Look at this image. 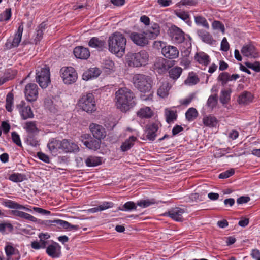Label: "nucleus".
Returning a JSON list of instances; mask_svg holds the SVG:
<instances>
[{
    "label": "nucleus",
    "instance_id": "1",
    "mask_svg": "<svg viewBox=\"0 0 260 260\" xmlns=\"http://www.w3.org/2000/svg\"><path fill=\"white\" fill-rule=\"evenodd\" d=\"M115 95V105L122 112H126L136 104L134 93L127 87L120 88Z\"/></svg>",
    "mask_w": 260,
    "mask_h": 260
},
{
    "label": "nucleus",
    "instance_id": "2",
    "mask_svg": "<svg viewBox=\"0 0 260 260\" xmlns=\"http://www.w3.org/2000/svg\"><path fill=\"white\" fill-rule=\"evenodd\" d=\"M108 49L110 52L118 57H122L125 54L126 39L124 35L120 32H115L108 38Z\"/></svg>",
    "mask_w": 260,
    "mask_h": 260
},
{
    "label": "nucleus",
    "instance_id": "3",
    "mask_svg": "<svg viewBox=\"0 0 260 260\" xmlns=\"http://www.w3.org/2000/svg\"><path fill=\"white\" fill-rule=\"evenodd\" d=\"M47 147L53 153H56L59 151L66 153L76 152L79 151V147L77 143L66 139L59 140L52 138L49 140Z\"/></svg>",
    "mask_w": 260,
    "mask_h": 260
},
{
    "label": "nucleus",
    "instance_id": "4",
    "mask_svg": "<svg viewBox=\"0 0 260 260\" xmlns=\"http://www.w3.org/2000/svg\"><path fill=\"white\" fill-rule=\"evenodd\" d=\"M133 83L134 86L141 92L148 93V96L143 99L144 100H152V80L150 76L142 74H135L133 77Z\"/></svg>",
    "mask_w": 260,
    "mask_h": 260
},
{
    "label": "nucleus",
    "instance_id": "5",
    "mask_svg": "<svg viewBox=\"0 0 260 260\" xmlns=\"http://www.w3.org/2000/svg\"><path fill=\"white\" fill-rule=\"evenodd\" d=\"M149 55L145 50L129 53L126 55V62L129 67H140L147 64Z\"/></svg>",
    "mask_w": 260,
    "mask_h": 260
},
{
    "label": "nucleus",
    "instance_id": "6",
    "mask_svg": "<svg viewBox=\"0 0 260 260\" xmlns=\"http://www.w3.org/2000/svg\"><path fill=\"white\" fill-rule=\"evenodd\" d=\"M36 80L41 88H46L51 81L49 68L46 65L37 67L36 70Z\"/></svg>",
    "mask_w": 260,
    "mask_h": 260
},
{
    "label": "nucleus",
    "instance_id": "7",
    "mask_svg": "<svg viewBox=\"0 0 260 260\" xmlns=\"http://www.w3.org/2000/svg\"><path fill=\"white\" fill-rule=\"evenodd\" d=\"M78 105L81 109L87 113H92L96 110L94 96L91 93L83 95L79 100Z\"/></svg>",
    "mask_w": 260,
    "mask_h": 260
},
{
    "label": "nucleus",
    "instance_id": "8",
    "mask_svg": "<svg viewBox=\"0 0 260 260\" xmlns=\"http://www.w3.org/2000/svg\"><path fill=\"white\" fill-rule=\"evenodd\" d=\"M60 76L66 84L75 83L78 78L76 70L72 67H64L60 69Z\"/></svg>",
    "mask_w": 260,
    "mask_h": 260
},
{
    "label": "nucleus",
    "instance_id": "9",
    "mask_svg": "<svg viewBox=\"0 0 260 260\" xmlns=\"http://www.w3.org/2000/svg\"><path fill=\"white\" fill-rule=\"evenodd\" d=\"M39 89L36 84L32 83L27 84L24 91L25 99L29 102L37 101L39 95Z\"/></svg>",
    "mask_w": 260,
    "mask_h": 260
},
{
    "label": "nucleus",
    "instance_id": "10",
    "mask_svg": "<svg viewBox=\"0 0 260 260\" xmlns=\"http://www.w3.org/2000/svg\"><path fill=\"white\" fill-rule=\"evenodd\" d=\"M16 108L22 119L26 120L34 117V115L30 106L24 101L22 100L17 104Z\"/></svg>",
    "mask_w": 260,
    "mask_h": 260
},
{
    "label": "nucleus",
    "instance_id": "11",
    "mask_svg": "<svg viewBox=\"0 0 260 260\" xmlns=\"http://www.w3.org/2000/svg\"><path fill=\"white\" fill-rule=\"evenodd\" d=\"M161 124L158 120L149 123L146 126L147 138L149 140L153 141L156 136V133Z\"/></svg>",
    "mask_w": 260,
    "mask_h": 260
},
{
    "label": "nucleus",
    "instance_id": "12",
    "mask_svg": "<svg viewBox=\"0 0 260 260\" xmlns=\"http://www.w3.org/2000/svg\"><path fill=\"white\" fill-rule=\"evenodd\" d=\"M169 34L172 40L176 43H181L184 40V32L176 26H173L170 28Z\"/></svg>",
    "mask_w": 260,
    "mask_h": 260
},
{
    "label": "nucleus",
    "instance_id": "13",
    "mask_svg": "<svg viewBox=\"0 0 260 260\" xmlns=\"http://www.w3.org/2000/svg\"><path fill=\"white\" fill-rule=\"evenodd\" d=\"M145 32H132L130 35V38L132 41L136 44L144 46L146 45L148 41L146 37Z\"/></svg>",
    "mask_w": 260,
    "mask_h": 260
},
{
    "label": "nucleus",
    "instance_id": "14",
    "mask_svg": "<svg viewBox=\"0 0 260 260\" xmlns=\"http://www.w3.org/2000/svg\"><path fill=\"white\" fill-rule=\"evenodd\" d=\"M163 55L167 58L173 59L177 58L179 56V50L173 46L168 45L164 46L161 49Z\"/></svg>",
    "mask_w": 260,
    "mask_h": 260
},
{
    "label": "nucleus",
    "instance_id": "15",
    "mask_svg": "<svg viewBox=\"0 0 260 260\" xmlns=\"http://www.w3.org/2000/svg\"><path fill=\"white\" fill-rule=\"evenodd\" d=\"M89 128L93 137L99 140L104 139L106 136L105 129L102 125L91 123Z\"/></svg>",
    "mask_w": 260,
    "mask_h": 260
},
{
    "label": "nucleus",
    "instance_id": "16",
    "mask_svg": "<svg viewBox=\"0 0 260 260\" xmlns=\"http://www.w3.org/2000/svg\"><path fill=\"white\" fill-rule=\"evenodd\" d=\"M241 51L245 56L254 58L258 57V50L254 45L251 44L243 46Z\"/></svg>",
    "mask_w": 260,
    "mask_h": 260
},
{
    "label": "nucleus",
    "instance_id": "17",
    "mask_svg": "<svg viewBox=\"0 0 260 260\" xmlns=\"http://www.w3.org/2000/svg\"><path fill=\"white\" fill-rule=\"evenodd\" d=\"M47 254L52 258H58L61 254V246L58 243L53 242L46 248Z\"/></svg>",
    "mask_w": 260,
    "mask_h": 260
},
{
    "label": "nucleus",
    "instance_id": "18",
    "mask_svg": "<svg viewBox=\"0 0 260 260\" xmlns=\"http://www.w3.org/2000/svg\"><path fill=\"white\" fill-rule=\"evenodd\" d=\"M160 28L158 24L151 22L146 30V35L150 39H155L160 34Z\"/></svg>",
    "mask_w": 260,
    "mask_h": 260
},
{
    "label": "nucleus",
    "instance_id": "19",
    "mask_svg": "<svg viewBox=\"0 0 260 260\" xmlns=\"http://www.w3.org/2000/svg\"><path fill=\"white\" fill-rule=\"evenodd\" d=\"M74 54L76 58L81 59H87L90 56V52L88 48L78 46L74 48Z\"/></svg>",
    "mask_w": 260,
    "mask_h": 260
},
{
    "label": "nucleus",
    "instance_id": "20",
    "mask_svg": "<svg viewBox=\"0 0 260 260\" xmlns=\"http://www.w3.org/2000/svg\"><path fill=\"white\" fill-rule=\"evenodd\" d=\"M184 212L185 210L184 209L176 207L170 210L168 214L169 216L172 219L177 221H182L183 219L182 214Z\"/></svg>",
    "mask_w": 260,
    "mask_h": 260
},
{
    "label": "nucleus",
    "instance_id": "21",
    "mask_svg": "<svg viewBox=\"0 0 260 260\" xmlns=\"http://www.w3.org/2000/svg\"><path fill=\"white\" fill-rule=\"evenodd\" d=\"M49 222L51 225L57 226L58 228L60 229L70 230L72 229H77V225H71L68 222L60 219L49 220Z\"/></svg>",
    "mask_w": 260,
    "mask_h": 260
},
{
    "label": "nucleus",
    "instance_id": "22",
    "mask_svg": "<svg viewBox=\"0 0 260 260\" xmlns=\"http://www.w3.org/2000/svg\"><path fill=\"white\" fill-rule=\"evenodd\" d=\"M11 214L13 215L14 216L19 217L21 218L24 219L25 220H27L29 221H30L31 222H35V223H39V220L37 218L34 217V216L23 212L21 211L18 210H12Z\"/></svg>",
    "mask_w": 260,
    "mask_h": 260
},
{
    "label": "nucleus",
    "instance_id": "23",
    "mask_svg": "<svg viewBox=\"0 0 260 260\" xmlns=\"http://www.w3.org/2000/svg\"><path fill=\"white\" fill-rule=\"evenodd\" d=\"M2 204L5 207L11 209H23L28 212L31 211V209L30 208H27L25 206L19 204L12 200H5L3 202Z\"/></svg>",
    "mask_w": 260,
    "mask_h": 260
},
{
    "label": "nucleus",
    "instance_id": "24",
    "mask_svg": "<svg viewBox=\"0 0 260 260\" xmlns=\"http://www.w3.org/2000/svg\"><path fill=\"white\" fill-rule=\"evenodd\" d=\"M101 73V71L98 68H90L83 73L82 78L83 80L87 81L93 78L98 77Z\"/></svg>",
    "mask_w": 260,
    "mask_h": 260
},
{
    "label": "nucleus",
    "instance_id": "25",
    "mask_svg": "<svg viewBox=\"0 0 260 260\" xmlns=\"http://www.w3.org/2000/svg\"><path fill=\"white\" fill-rule=\"evenodd\" d=\"M23 31V25L22 24L19 25L17 31L15 34L14 37L12 41L9 48H11L13 47H17L20 42H21L22 35Z\"/></svg>",
    "mask_w": 260,
    "mask_h": 260
},
{
    "label": "nucleus",
    "instance_id": "26",
    "mask_svg": "<svg viewBox=\"0 0 260 260\" xmlns=\"http://www.w3.org/2000/svg\"><path fill=\"white\" fill-rule=\"evenodd\" d=\"M253 99V96L250 92L244 91L239 96L238 102L239 104L247 105L252 102Z\"/></svg>",
    "mask_w": 260,
    "mask_h": 260
},
{
    "label": "nucleus",
    "instance_id": "27",
    "mask_svg": "<svg viewBox=\"0 0 260 260\" xmlns=\"http://www.w3.org/2000/svg\"><path fill=\"white\" fill-rule=\"evenodd\" d=\"M137 116L143 118H150L154 115V112L149 107H144L141 108L137 113Z\"/></svg>",
    "mask_w": 260,
    "mask_h": 260
},
{
    "label": "nucleus",
    "instance_id": "28",
    "mask_svg": "<svg viewBox=\"0 0 260 260\" xmlns=\"http://www.w3.org/2000/svg\"><path fill=\"white\" fill-rule=\"evenodd\" d=\"M197 32L203 42L209 44H212L215 42L212 36L207 31L200 29H198Z\"/></svg>",
    "mask_w": 260,
    "mask_h": 260
},
{
    "label": "nucleus",
    "instance_id": "29",
    "mask_svg": "<svg viewBox=\"0 0 260 260\" xmlns=\"http://www.w3.org/2000/svg\"><path fill=\"white\" fill-rule=\"evenodd\" d=\"M195 60L200 64L207 66L210 62L209 55L203 52H198L194 56Z\"/></svg>",
    "mask_w": 260,
    "mask_h": 260
},
{
    "label": "nucleus",
    "instance_id": "30",
    "mask_svg": "<svg viewBox=\"0 0 260 260\" xmlns=\"http://www.w3.org/2000/svg\"><path fill=\"white\" fill-rule=\"evenodd\" d=\"M105 44V42L103 39L97 37H93L89 41L88 45L91 47L102 50L104 47Z\"/></svg>",
    "mask_w": 260,
    "mask_h": 260
},
{
    "label": "nucleus",
    "instance_id": "31",
    "mask_svg": "<svg viewBox=\"0 0 260 260\" xmlns=\"http://www.w3.org/2000/svg\"><path fill=\"white\" fill-rule=\"evenodd\" d=\"M170 88L171 86L167 81L163 82L157 90V94L161 98H166L168 95Z\"/></svg>",
    "mask_w": 260,
    "mask_h": 260
},
{
    "label": "nucleus",
    "instance_id": "32",
    "mask_svg": "<svg viewBox=\"0 0 260 260\" xmlns=\"http://www.w3.org/2000/svg\"><path fill=\"white\" fill-rule=\"evenodd\" d=\"M203 122L206 126L214 127L216 126L218 123V120L214 116L206 115L203 117Z\"/></svg>",
    "mask_w": 260,
    "mask_h": 260
},
{
    "label": "nucleus",
    "instance_id": "33",
    "mask_svg": "<svg viewBox=\"0 0 260 260\" xmlns=\"http://www.w3.org/2000/svg\"><path fill=\"white\" fill-rule=\"evenodd\" d=\"M182 71L183 70L181 67L178 66L173 67L168 71L169 76L171 79L176 80L180 77Z\"/></svg>",
    "mask_w": 260,
    "mask_h": 260
},
{
    "label": "nucleus",
    "instance_id": "34",
    "mask_svg": "<svg viewBox=\"0 0 260 260\" xmlns=\"http://www.w3.org/2000/svg\"><path fill=\"white\" fill-rule=\"evenodd\" d=\"M199 81L200 79L196 73L191 72L189 73L187 78L184 81V83L186 85L192 86L197 84Z\"/></svg>",
    "mask_w": 260,
    "mask_h": 260
},
{
    "label": "nucleus",
    "instance_id": "35",
    "mask_svg": "<svg viewBox=\"0 0 260 260\" xmlns=\"http://www.w3.org/2000/svg\"><path fill=\"white\" fill-rule=\"evenodd\" d=\"M5 252L8 256V260H11V257L13 256H15V260H19L20 258L17 250L12 246L8 245L6 246Z\"/></svg>",
    "mask_w": 260,
    "mask_h": 260
},
{
    "label": "nucleus",
    "instance_id": "36",
    "mask_svg": "<svg viewBox=\"0 0 260 260\" xmlns=\"http://www.w3.org/2000/svg\"><path fill=\"white\" fill-rule=\"evenodd\" d=\"M14 105V94L12 92H9L6 95L5 108L7 111L12 112Z\"/></svg>",
    "mask_w": 260,
    "mask_h": 260
},
{
    "label": "nucleus",
    "instance_id": "37",
    "mask_svg": "<svg viewBox=\"0 0 260 260\" xmlns=\"http://www.w3.org/2000/svg\"><path fill=\"white\" fill-rule=\"evenodd\" d=\"M85 162L88 167H95L101 165L102 160L100 157L90 156L86 159Z\"/></svg>",
    "mask_w": 260,
    "mask_h": 260
},
{
    "label": "nucleus",
    "instance_id": "38",
    "mask_svg": "<svg viewBox=\"0 0 260 260\" xmlns=\"http://www.w3.org/2000/svg\"><path fill=\"white\" fill-rule=\"evenodd\" d=\"M137 138L134 136H131L126 139L121 146V149L122 151H126L129 150L134 145Z\"/></svg>",
    "mask_w": 260,
    "mask_h": 260
},
{
    "label": "nucleus",
    "instance_id": "39",
    "mask_svg": "<svg viewBox=\"0 0 260 260\" xmlns=\"http://www.w3.org/2000/svg\"><path fill=\"white\" fill-rule=\"evenodd\" d=\"M165 116L167 122L171 123L176 120L177 117V112L176 111L166 109L165 110Z\"/></svg>",
    "mask_w": 260,
    "mask_h": 260
},
{
    "label": "nucleus",
    "instance_id": "40",
    "mask_svg": "<svg viewBox=\"0 0 260 260\" xmlns=\"http://www.w3.org/2000/svg\"><path fill=\"white\" fill-rule=\"evenodd\" d=\"M24 128L29 134L38 133V128L37 127L35 121H28L25 123Z\"/></svg>",
    "mask_w": 260,
    "mask_h": 260
},
{
    "label": "nucleus",
    "instance_id": "41",
    "mask_svg": "<svg viewBox=\"0 0 260 260\" xmlns=\"http://www.w3.org/2000/svg\"><path fill=\"white\" fill-rule=\"evenodd\" d=\"M198 116V112L194 108H189L185 113L186 119L188 121L194 120Z\"/></svg>",
    "mask_w": 260,
    "mask_h": 260
},
{
    "label": "nucleus",
    "instance_id": "42",
    "mask_svg": "<svg viewBox=\"0 0 260 260\" xmlns=\"http://www.w3.org/2000/svg\"><path fill=\"white\" fill-rule=\"evenodd\" d=\"M100 140H96L91 138L88 143H86L85 146L90 149L96 150L100 148Z\"/></svg>",
    "mask_w": 260,
    "mask_h": 260
},
{
    "label": "nucleus",
    "instance_id": "43",
    "mask_svg": "<svg viewBox=\"0 0 260 260\" xmlns=\"http://www.w3.org/2000/svg\"><path fill=\"white\" fill-rule=\"evenodd\" d=\"M118 209L123 211H130L137 209V204L132 201L126 202L122 207L118 208Z\"/></svg>",
    "mask_w": 260,
    "mask_h": 260
},
{
    "label": "nucleus",
    "instance_id": "44",
    "mask_svg": "<svg viewBox=\"0 0 260 260\" xmlns=\"http://www.w3.org/2000/svg\"><path fill=\"white\" fill-rule=\"evenodd\" d=\"M194 22L197 25L202 26L206 29H209V25L206 19L200 15L194 16Z\"/></svg>",
    "mask_w": 260,
    "mask_h": 260
},
{
    "label": "nucleus",
    "instance_id": "45",
    "mask_svg": "<svg viewBox=\"0 0 260 260\" xmlns=\"http://www.w3.org/2000/svg\"><path fill=\"white\" fill-rule=\"evenodd\" d=\"M156 203L155 200L154 199H144L138 201L136 204L137 205L141 207V208H146Z\"/></svg>",
    "mask_w": 260,
    "mask_h": 260
},
{
    "label": "nucleus",
    "instance_id": "46",
    "mask_svg": "<svg viewBox=\"0 0 260 260\" xmlns=\"http://www.w3.org/2000/svg\"><path fill=\"white\" fill-rule=\"evenodd\" d=\"M26 179V176L24 174L14 173L9 176V179L14 182H20Z\"/></svg>",
    "mask_w": 260,
    "mask_h": 260
},
{
    "label": "nucleus",
    "instance_id": "47",
    "mask_svg": "<svg viewBox=\"0 0 260 260\" xmlns=\"http://www.w3.org/2000/svg\"><path fill=\"white\" fill-rule=\"evenodd\" d=\"M45 26V25L42 23L38 27V29L36 30V37L34 39L36 44L42 39Z\"/></svg>",
    "mask_w": 260,
    "mask_h": 260
},
{
    "label": "nucleus",
    "instance_id": "48",
    "mask_svg": "<svg viewBox=\"0 0 260 260\" xmlns=\"http://www.w3.org/2000/svg\"><path fill=\"white\" fill-rule=\"evenodd\" d=\"M167 62V60L165 59H160L155 63V66L156 69L159 70V72H165L168 69L166 64Z\"/></svg>",
    "mask_w": 260,
    "mask_h": 260
},
{
    "label": "nucleus",
    "instance_id": "49",
    "mask_svg": "<svg viewBox=\"0 0 260 260\" xmlns=\"http://www.w3.org/2000/svg\"><path fill=\"white\" fill-rule=\"evenodd\" d=\"M12 16L11 9L7 8L0 14V22L8 21L9 20Z\"/></svg>",
    "mask_w": 260,
    "mask_h": 260
},
{
    "label": "nucleus",
    "instance_id": "50",
    "mask_svg": "<svg viewBox=\"0 0 260 260\" xmlns=\"http://www.w3.org/2000/svg\"><path fill=\"white\" fill-rule=\"evenodd\" d=\"M174 14L183 21L186 22L189 21L190 16L188 12L180 10H175Z\"/></svg>",
    "mask_w": 260,
    "mask_h": 260
},
{
    "label": "nucleus",
    "instance_id": "51",
    "mask_svg": "<svg viewBox=\"0 0 260 260\" xmlns=\"http://www.w3.org/2000/svg\"><path fill=\"white\" fill-rule=\"evenodd\" d=\"M218 80L221 82V84L224 86L228 81H230V74L228 72H222L218 76Z\"/></svg>",
    "mask_w": 260,
    "mask_h": 260
},
{
    "label": "nucleus",
    "instance_id": "52",
    "mask_svg": "<svg viewBox=\"0 0 260 260\" xmlns=\"http://www.w3.org/2000/svg\"><path fill=\"white\" fill-rule=\"evenodd\" d=\"M218 96L217 94L210 95L207 102V105L208 107L211 109H213L217 104Z\"/></svg>",
    "mask_w": 260,
    "mask_h": 260
},
{
    "label": "nucleus",
    "instance_id": "53",
    "mask_svg": "<svg viewBox=\"0 0 260 260\" xmlns=\"http://www.w3.org/2000/svg\"><path fill=\"white\" fill-rule=\"evenodd\" d=\"M230 100V92L227 90H222L221 92V95L220 97V102L223 104H225L228 103Z\"/></svg>",
    "mask_w": 260,
    "mask_h": 260
},
{
    "label": "nucleus",
    "instance_id": "54",
    "mask_svg": "<svg viewBox=\"0 0 260 260\" xmlns=\"http://www.w3.org/2000/svg\"><path fill=\"white\" fill-rule=\"evenodd\" d=\"M17 71L11 69H7L4 74V76L8 81L13 79L17 75Z\"/></svg>",
    "mask_w": 260,
    "mask_h": 260
},
{
    "label": "nucleus",
    "instance_id": "55",
    "mask_svg": "<svg viewBox=\"0 0 260 260\" xmlns=\"http://www.w3.org/2000/svg\"><path fill=\"white\" fill-rule=\"evenodd\" d=\"M13 230V225L9 222H4L0 223V232L5 233L6 231L11 232Z\"/></svg>",
    "mask_w": 260,
    "mask_h": 260
},
{
    "label": "nucleus",
    "instance_id": "56",
    "mask_svg": "<svg viewBox=\"0 0 260 260\" xmlns=\"http://www.w3.org/2000/svg\"><path fill=\"white\" fill-rule=\"evenodd\" d=\"M198 3V0H181L176 5L181 7L182 6H195Z\"/></svg>",
    "mask_w": 260,
    "mask_h": 260
},
{
    "label": "nucleus",
    "instance_id": "57",
    "mask_svg": "<svg viewBox=\"0 0 260 260\" xmlns=\"http://www.w3.org/2000/svg\"><path fill=\"white\" fill-rule=\"evenodd\" d=\"M245 65L248 68H250L255 72H260V62H255L254 63H250V62H246Z\"/></svg>",
    "mask_w": 260,
    "mask_h": 260
},
{
    "label": "nucleus",
    "instance_id": "58",
    "mask_svg": "<svg viewBox=\"0 0 260 260\" xmlns=\"http://www.w3.org/2000/svg\"><path fill=\"white\" fill-rule=\"evenodd\" d=\"M104 66L105 69H107L111 71H114L115 69L114 62L112 60L106 59L104 63Z\"/></svg>",
    "mask_w": 260,
    "mask_h": 260
},
{
    "label": "nucleus",
    "instance_id": "59",
    "mask_svg": "<svg viewBox=\"0 0 260 260\" xmlns=\"http://www.w3.org/2000/svg\"><path fill=\"white\" fill-rule=\"evenodd\" d=\"M13 142L17 146L22 147L21 141L19 135L15 132H13L11 134Z\"/></svg>",
    "mask_w": 260,
    "mask_h": 260
},
{
    "label": "nucleus",
    "instance_id": "60",
    "mask_svg": "<svg viewBox=\"0 0 260 260\" xmlns=\"http://www.w3.org/2000/svg\"><path fill=\"white\" fill-rule=\"evenodd\" d=\"M180 64L184 67V69L189 68L190 64V60L187 56L182 57L180 59Z\"/></svg>",
    "mask_w": 260,
    "mask_h": 260
},
{
    "label": "nucleus",
    "instance_id": "61",
    "mask_svg": "<svg viewBox=\"0 0 260 260\" xmlns=\"http://www.w3.org/2000/svg\"><path fill=\"white\" fill-rule=\"evenodd\" d=\"M234 173L235 171L234 169H230L220 174L219 175V178L221 179L228 178L232 176Z\"/></svg>",
    "mask_w": 260,
    "mask_h": 260
},
{
    "label": "nucleus",
    "instance_id": "62",
    "mask_svg": "<svg viewBox=\"0 0 260 260\" xmlns=\"http://www.w3.org/2000/svg\"><path fill=\"white\" fill-rule=\"evenodd\" d=\"M32 209L35 212L43 215H49L51 213L50 211L39 207H33Z\"/></svg>",
    "mask_w": 260,
    "mask_h": 260
},
{
    "label": "nucleus",
    "instance_id": "63",
    "mask_svg": "<svg viewBox=\"0 0 260 260\" xmlns=\"http://www.w3.org/2000/svg\"><path fill=\"white\" fill-rule=\"evenodd\" d=\"M113 204L112 202H105L102 204L98 206V208L100 211L105 210L113 207Z\"/></svg>",
    "mask_w": 260,
    "mask_h": 260
},
{
    "label": "nucleus",
    "instance_id": "64",
    "mask_svg": "<svg viewBox=\"0 0 260 260\" xmlns=\"http://www.w3.org/2000/svg\"><path fill=\"white\" fill-rule=\"evenodd\" d=\"M230 48L229 44L227 41V39L225 37H224L221 43V50L222 51L226 52L229 50Z\"/></svg>",
    "mask_w": 260,
    "mask_h": 260
}]
</instances>
